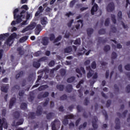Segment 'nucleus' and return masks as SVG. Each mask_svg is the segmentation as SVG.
<instances>
[{
	"instance_id": "nucleus-1",
	"label": "nucleus",
	"mask_w": 130,
	"mask_h": 130,
	"mask_svg": "<svg viewBox=\"0 0 130 130\" xmlns=\"http://www.w3.org/2000/svg\"><path fill=\"white\" fill-rule=\"evenodd\" d=\"M28 10H29V7L27 5L15 8L13 11V17H31V14L28 12Z\"/></svg>"
},
{
	"instance_id": "nucleus-2",
	"label": "nucleus",
	"mask_w": 130,
	"mask_h": 130,
	"mask_svg": "<svg viewBox=\"0 0 130 130\" xmlns=\"http://www.w3.org/2000/svg\"><path fill=\"white\" fill-rule=\"evenodd\" d=\"M17 37V34L16 32L13 33L10 37L7 39L5 42L3 48H5V46H11L13 43H14V39Z\"/></svg>"
},
{
	"instance_id": "nucleus-3",
	"label": "nucleus",
	"mask_w": 130,
	"mask_h": 130,
	"mask_svg": "<svg viewBox=\"0 0 130 130\" xmlns=\"http://www.w3.org/2000/svg\"><path fill=\"white\" fill-rule=\"evenodd\" d=\"M36 25H37V23L35 22H30L29 25L22 30L21 33H25V32H27V31H29V30H33V29L36 27Z\"/></svg>"
},
{
	"instance_id": "nucleus-4",
	"label": "nucleus",
	"mask_w": 130,
	"mask_h": 130,
	"mask_svg": "<svg viewBox=\"0 0 130 130\" xmlns=\"http://www.w3.org/2000/svg\"><path fill=\"white\" fill-rule=\"evenodd\" d=\"M3 127L5 129L8 128V123L5 118H2V120L0 119V130H3Z\"/></svg>"
},
{
	"instance_id": "nucleus-5",
	"label": "nucleus",
	"mask_w": 130,
	"mask_h": 130,
	"mask_svg": "<svg viewBox=\"0 0 130 130\" xmlns=\"http://www.w3.org/2000/svg\"><path fill=\"white\" fill-rule=\"evenodd\" d=\"M81 71L84 75L86 74V71L85 70V69L83 67H81L80 69L77 68L76 69V73H77V74L79 75H77V78H82L83 74H82V73H81Z\"/></svg>"
},
{
	"instance_id": "nucleus-6",
	"label": "nucleus",
	"mask_w": 130,
	"mask_h": 130,
	"mask_svg": "<svg viewBox=\"0 0 130 130\" xmlns=\"http://www.w3.org/2000/svg\"><path fill=\"white\" fill-rule=\"evenodd\" d=\"M114 9H115V6L113 2L109 3L107 7V11L109 12H113Z\"/></svg>"
},
{
	"instance_id": "nucleus-7",
	"label": "nucleus",
	"mask_w": 130,
	"mask_h": 130,
	"mask_svg": "<svg viewBox=\"0 0 130 130\" xmlns=\"http://www.w3.org/2000/svg\"><path fill=\"white\" fill-rule=\"evenodd\" d=\"M86 69V71H88V72L87 75V78L90 79V78H91V77H92V76L94 75V71H93L91 69V67L90 66L87 67Z\"/></svg>"
},
{
	"instance_id": "nucleus-8",
	"label": "nucleus",
	"mask_w": 130,
	"mask_h": 130,
	"mask_svg": "<svg viewBox=\"0 0 130 130\" xmlns=\"http://www.w3.org/2000/svg\"><path fill=\"white\" fill-rule=\"evenodd\" d=\"M98 121V118H97V116H94L93 120L92 121V127L94 129H97L98 128V125L97 124Z\"/></svg>"
},
{
	"instance_id": "nucleus-9",
	"label": "nucleus",
	"mask_w": 130,
	"mask_h": 130,
	"mask_svg": "<svg viewBox=\"0 0 130 130\" xmlns=\"http://www.w3.org/2000/svg\"><path fill=\"white\" fill-rule=\"evenodd\" d=\"M36 27L35 33L36 35H39V34H40V32H41V30H42V26H41V24H39L36 25Z\"/></svg>"
},
{
	"instance_id": "nucleus-10",
	"label": "nucleus",
	"mask_w": 130,
	"mask_h": 130,
	"mask_svg": "<svg viewBox=\"0 0 130 130\" xmlns=\"http://www.w3.org/2000/svg\"><path fill=\"white\" fill-rule=\"evenodd\" d=\"M41 43L44 46H47L48 43H49V39L47 37H43L42 39Z\"/></svg>"
},
{
	"instance_id": "nucleus-11",
	"label": "nucleus",
	"mask_w": 130,
	"mask_h": 130,
	"mask_svg": "<svg viewBox=\"0 0 130 130\" xmlns=\"http://www.w3.org/2000/svg\"><path fill=\"white\" fill-rule=\"evenodd\" d=\"M98 5H97L96 3H94L90 11L91 15H94L95 13L98 11Z\"/></svg>"
},
{
	"instance_id": "nucleus-12",
	"label": "nucleus",
	"mask_w": 130,
	"mask_h": 130,
	"mask_svg": "<svg viewBox=\"0 0 130 130\" xmlns=\"http://www.w3.org/2000/svg\"><path fill=\"white\" fill-rule=\"evenodd\" d=\"M48 96H49V92H45L43 95H42L41 93L38 94V99H42V98H46V97H48Z\"/></svg>"
},
{
	"instance_id": "nucleus-13",
	"label": "nucleus",
	"mask_w": 130,
	"mask_h": 130,
	"mask_svg": "<svg viewBox=\"0 0 130 130\" xmlns=\"http://www.w3.org/2000/svg\"><path fill=\"white\" fill-rule=\"evenodd\" d=\"M115 122L116 124V125L115 126V129H119L120 128V121L119 120V118H116Z\"/></svg>"
},
{
	"instance_id": "nucleus-14",
	"label": "nucleus",
	"mask_w": 130,
	"mask_h": 130,
	"mask_svg": "<svg viewBox=\"0 0 130 130\" xmlns=\"http://www.w3.org/2000/svg\"><path fill=\"white\" fill-rule=\"evenodd\" d=\"M43 110V109L42 108V107H41V106H39L37 107V111H36V114L37 116H40V115L42 114Z\"/></svg>"
},
{
	"instance_id": "nucleus-15",
	"label": "nucleus",
	"mask_w": 130,
	"mask_h": 130,
	"mask_svg": "<svg viewBox=\"0 0 130 130\" xmlns=\"http://www.w3.org/2000/svg\"><path fill=\"white\" fill-rule=\"evenodd\" d=\"M16 101H17V99L16 98H12L11 99L9 104L10 109H12L13 106H14V104L16 103Z\"/></svg>"
},
{
	"instance_id": "nucleus-16",
	"label": "nucleus",
	"mask_w": 130,
	"mask_h": 130,
	"mask_svg": "<svg viewBox=\"0 0 130 130\" xmlns=\"http://www.w3.org/2000/svg\"><path fill=\"white\" fill-rule=\"evenodd\" d=\"M66 91L68 93H71L73 91V85L71 84H68L66 87Z\"/></svg>"
},
{
	"instance_id": "nucleus-17",
	"label": "nucleus",
	"mask_w": 130,
	"mask_h": 130,
	"mask_svg": "<svg viewBox=\"0 0 130 130\" xmlns=\"http://www.w3.org/2000/svg\"><path fill=\"white\" fill-rule=\"evenodd\" d=\"M128 111L127 110H125L122 113V115L120 114V113L118 112L117 113V116L119 117H123V118H125V116H126V114L127 113Z\"/></svg>"
},
{
	"instance_id": "nucleus-18",
	"label": "nucleus",
	"mask_w": 130,
	"mask_h": 130,
	"mask_svg": "<svg viewBox=\"0 0 130 130\" xmlns=\"http://www.w3.org/2000/svg\"><path fill=\"white\" fill-rule=\"evenodd\" d=\"M9 36H10V34L9 33H6L3 35L1 34L0 35V40H5L7 39Z\"/></svg>"
},
{
	"instance_id": "nucleus-19",
	"label": "nucleus",
	"mask_w": 130,
	"mask_h": 130,
	"mask_svg": "<svg viewBox=\"0 0 130 130\" xmlns=\"http://www.w3.org/2000/svg\"><path fill=\"white\" fill-rule=\"evenodd\" d=\"M77 22L78 23L75 26V28L78 30L80 26H81V28L84 26V23H83V20H79Z\"/></svg>"
},
{
	"instance_id": "nucleus-20",
	"label": "nucleus",
	"mask_w": 130,
	"mask_h": 130,
	"mask_svg": "<svg viewBox=\"0 0 130 130\" xmlns=\"http://www.w3.org/2000/svg\"><path fill=\"white\" fill-rule=\"evenodd\" d=\"M86 32L87 33L88 37H91V36L93 34V32H94V29L91 28H88L87 29Z\"/></svg>"
},
{
	"instance_id": "nucleus-21",
	"label": "nucleus",
	"mask_w": 130,
	"mask_h": 130,
	"mask_svg": "<svg viewBox=\"0 0 130 130\" xmlns=\"http://www.w3.org/2000/svg\"><path fill=\"white\" fill-rule=\"evenodd\" d=\"M28 119H35L36 118V115L34 112H30L28 114Z\"/></svg>"
},
{
	"instance_id": "nucleus-22",
	"label": "nucleus",
	"mask_w": 130,
	"mask_h": 130,
	"mask_svg": "<svg viewBox=\"0 0 130 130\" xmlns=\"http://www.w3.org/2000/svg\"><path fill=\"white\" fill-rule=\"evenodd\" d=\"M53 116H54V113L50 112L47 114L46 118L48 119V120H49L50 119H52V118H53Z\"/></svg>"
},
{
	"instance_id": "nucleus-23",
	"label": "nucleus",
	"mask_w": 130,
	"mask_h": 130,
	"mask_svg": "<svg viewBox=\"0 0 130 130\" xmlns=\"http://www.w3.org/2000/svg\"><path fill=\"white\" fill-rule=\"evenodd\" d=\"M17 51H18L19 55H24L25 54V51L21 47L17 48Z\"/></svg>"
},
{
	"instance_id": "nucleus-24",
	"label": "nucleus",
	"mask_w": 130,
	"mask_h": 130,
	"mask_svg": "<svg viewBox=\"0 0 130 130\" xmlns=\"http://www.w3.org/2000/svg\"><path fill=\"white\" fill-rule=\"evenodd\" d=\"M73 51V48L71 46H69L64 49V53H70V52H72Z\"/></svg>"
},
{
	"instance_id": "nucleus-25",
	"label": "nucleus",
	"mask_w": 130,
	"mask_h": 130,
	"mask_svg": "<svg viewBox=\"0 0 130 130\" xmlns=\"http://www.w3.org/2000/svg\"><path fill=\"white\" fill-rule=\"evenodd\" d=\"M47 22V17H42L41 18V23L42 25H46Z\"/></svg>"
},
{
	"instance_id": "nucleus-26",
	"label": "nucleus",
	"mask_w": 130,
	"mask_h": 130,
	"mask_svg": "<svg viewBox=\"0 0 130 130\" xmlns=\"http://www.w3.org/2000/svg\"><path fill=\"white\" fill-rule=\"evenodd\" d=\"M48 87H49L48 85L46 84L44 85H41V86L38 87V90L39 91H43V90H45V89H47Z\"/></svg>"
},
{
	"instance_id": "nucleus-27",
	"label": "nucleus",
	"mask_w": 130,
	"mask_h": 130,
	"mask_svg": "<svg viewBox=\"0 0 130 130\" xmlns=\"http://www.w3.org/2000/svg\"><path fill=\"white\" fill-rule=\"evenodd\" d=\"M56 88L59 91H63L64 89V85L62 84H57L56 85Z\"/></svg>"
},
{
	"instance_id": "nucleus-28",
	"label": "nucleus",
	"mask_w": 130,
	"mask_h": 130,
	"mask_svg": "<svg viewBox=\"0 0 130 130\" xmlns=\"http://www.w3.org/2000/svg\"><path fill=\"white\" fill-rule=\"evenodd\" d=\"M117 30L116 29V27L115 26H112L111 28V30L109 32L110 36H111V32L112 33H116Z\"/></svg>"
},
{
	"instance_id": "nucleus-29",
	"label": "nucleus",
	"mask_w": 130,
	"mask_h": 130,
	"mask_svg": "<svg viewBox=\"0 0 130 130\" xmlns=\"http://www.w3.org/2000/svg\"><path fill=\"white\" fill-rule=\"evenodd\" d=\"M56 122H57V120H55L52 122V130H56V127L55 126Z\"/></svg>"
},
{
	"instance_id": "nucleus-30",
	"label": "nucleus",
	"mask_w": 130,
	"mask_h": 130,
	"mask_svg": "<svg viewBox=\"0 0 130 130\" xmlns=\"http://www.w3.org/2000/svg\"><path fill=\"white\" fill-rule=\"evenodd\" d=\"M27 104H26V103H22L20 105V108L23 110H26V109H27Z\"/></svg>"
},
{
	"instance_id": "nucleus-31",
	"label": "nucleus",
	"mask_w": 130,
	"mask_h": 130,
	"mask_svg": "<svg viewBox=\"0 0 130 130\" xmlns=\"http://www.w3.org/2000/svg\"><path fill=\"white\" fill-rule=\"evenodd\" d=\"M14 20H16V22L17 24L21 23L22 22V17H14Z\"/></svg>"
},
{
	"instance_id": "nucleus-32",
	"label": "nucleus",
	"mask_w": 130,
	"mask_h": 130,
	"mask_svg": "<svg viewBox=\"0 0 130 130\" xmlns=\"http://www.w3.org/2000/svg\"><path fill=\"white\" fill-rule=\"evenodd\" d=\"M49 40L50 41H54L55 40V35L54 34H50L49 35Z\"/></svg>"
},
{
	"instance_id": "nucleus-33",
	"label": "nucleus",
	"mask_w": 130,
	"mask_h": 130,
	"mask_svg": "<svg viewBox=\"0 0 130 130\" xmlns=\"http://www.w3.org/2000/svg\"><path fill=\"white\" fill-rule=\"evenodd\" d=\"M59 72L61 75V77H64V76H66V74L67 73L66 70L61 69L59 70Z\"/></svg>"
},
{
	"instance_id": "nucleus-34",
	"label": "nucleus",
	"mask_w": 130,
	"mask_h": 130,
	"mask_svg": "<svg viewBox=\"0 0 130 130\" xmlns=\"http://www.w3.org/2000/svg\"><path fill=\"white\" fill-rule=\"evenodd\" d=\"M75 116L73 114H69L64 116V118H66V119H73Z\"/></svg>"
},
{
	"instance_id": "nucleus-35",
	"label": "nucleus",
	"mask_w": 130,
	"mask_h": 130,
	"mask_svg": "<svg viewBox=\"0 0 130 130\" xmlns=\"http://www.w3.org/2000/svg\"><path fill=\"white\" fill-rule=\"evenodd\" d=\"M32 66L34 68L38 69L39 68H40L41 64L39 62H34Z\"/></svg>"
},
{
	"instance_id": "nucleus-36",
	"label": "nucleus",
	"mask_w": 130,
	"mask_h": 130,
	"mask_svg": "<svg viewBox=\"0 0 130 130\" xmlns=\"http://www.w3.org/2000/svg\"><path fill=\"white\" fill-rule=\"evenodd\" d=\"M48 103H49V99H46L45 102H42L41 104L43 105L44 107H45L47 105H48Z\"/></svg>"
},
{
	"instance_id": "nucleus-37",
	"label": "nucleus",
	"mask_w": 130,
	"mask_h": 130,
	"mask_svg": "<svg viewBox=\"0 0 130 130\" xmlns=\"http://www.w3.org/2000/svg\"><path fill=\"white\" fill-rule=\"evenodd\" d=\"M99 42L100 43H106L107 42V39H103V38H99Z\"/></svg>"
},
{
	"instance_id": "nucleus-38",
	"label": "nucleus",
	"mask_w": 130,
	"mask_h": 130,
	"mask_svg": "<svg viewBox=\"0 0 130 130\" xmlns=\"http://www.w3.org/2000/svg\"><path fill=\"white\" fill-rule=\"evenodd\" d=\"M23 75H24V72H23V71H21L16 75V79H19V78H21V77H23Z\"/></svg>"
},
{
	"instance_id": "nucleus-39",
	"label": "nucleus",
	"mask_w": 130,
	"mask_h": 130,
	"mask_svg": "<svg viewBox=\"0 0 130 130\" xmlns=\"http://www.w3.org/2000/svg\"><path fill=\"white\" fill-rule=\"evenodd\" d=\"M76 80L75 77H71L67 79L68 83H73Z\"/></svg>"
},
{
	"instance_id": "nucleus-40",
	"label": "nucleus",
	"mask_w": 130,
	"mask_h": 130,
	"mask_svg": "<svg viewBox=\"0 0 130 130\" xmlns=\"http://www.w3.org/2000/svg\"><path fill=\"white\" fill-rule=\"evenodd\" d=\"M1 91H2V92H5V93H7L8 92V86L6 85L2 86L1 87Z\"/></svg>"
},
{
	"instance_id": "nucleus-41",
	"label": "nucleus",
	"mask_w": 130,
	"mask_h": 130,
	"mask_svg": "<svg viewBox=\"0 0 130 130\" xmlns=\"http://www.w3.org/2000/svg\"><path fill=\"white\" fill-rule=\"evenodd\" d=\"M87 126V122H84L83 124H81L79 127V129L81 130L82 128H85Z\"/></svg>"
},
{
	"instance_id": "nucleus-42",
	"label": "nucleus",
	"mask_w": 130,
	"mask_h": 130,
	"mask_svg": "<svg viewBox=\"0 0 130 130\" xmlns=\"http://www.w3.org/2000/svg\"><path fill=\"white\" fill-rule=\"evenodd\" d=\"M27 39H28V37L24 36L19 39V42L20 43L25 42V41H26V40H27Z\"/></svg>"
},
{
	"instance_id": "nucleus-43",
	"label": "nucleus",
	"mask_w": 130,
	"mask_h": 130,
	"mask_svg": "<svg viewBox=\"0 0 130 130\" xmlns=\"http://www.w3.org/2000/svg\"><path fill=\"white\" fill-rule=\"evenodd\" d=\"M102 113L105 117V120H107L108 119V115L107 114V112H106V111L105 110H103L102 111Z\"/></svg>"
},
{
	"instance_id": "nucleus-44",
	"label": "nucleus",
	"mask_w": 130,
	"mask_h": 130,
	"mask_svg": "<svg viewBox=\"0 0 130 130\" xmlns=\"http://www.w3.org/2000/svg\"><path fill=\"white\" fill-rule=\"evenodd\" d=\"M43 72H44L45 74H49V69L46 68L44 69L43 71L41 70L40 71H38V74L40 73H43Z\"/></svg>"
},
{
	"instance_id": "nucleus-45",
	"label": "nucleus",
	"mask_w": 130,
	"mask_h": 130,
	"mask_svg": "<svg viewBox=\"0 0 130 130\" xmlns=\"http://www.w3.org/2000/svg\"><path fill=\"white\" fill-rule=\"evenodd\" d=\"M104 50L105 52H108V51H109L110 50V46L109 45H107L104 47Z\"/></svg>"
},
{
	"instance_id": "nucleus-46",
	"label": "nucleus",
	"mask_w": 130,
	"mask_h": 130,
	"mask_svg": "<svg viewBox=\"0 0 130 130\" xmlns=\"http://www.w3.org/2000/svg\"><path fill=\"white\" fill-rule=\"evenodd\" d=\"M106 33V31L105 30V29L103 28L99 30V34H100L101 35H103Z\"/></svg>"
},
{
	"instance_id": "nucleus-47",
	"label": "nucleus",
	"mask_w": 130,
	"mask_h": 130,
	"mask_svg": "<svg viewBox=\"0 0 130 130\" xmlns=\"http://www.w3.org/2000/svg\"><path fill=\"white\" fill-rule=\"evenodd\" d=\"M74 44H75V45H80V44H81V39H77Z\"/></svg>"
},
{
	"instance_id": "nucleus-48",
	"label": "nucleus",
	"mask_w": 130,
	"mask_h": 130,
	"mask_svg": "<svg viewBox=\"0 0 130 130\" xmlns=\"http://www.w3.org/2000/svg\"><path fill=\"white\" fill-rule=\"evenodd\" d=\"M54 64H55V61H54L53 60H52L49 62L48 66L50 68H52V67L54 66Z\"/></svg>"
},
{
	"instance_id": "nucleus-49",
	"label": "nucleus",
	"mask_w": 130,
	"mask_h": 130,
	"mask_svg": "<svg viewBox=\"0 0 130 130\" xmlns=\"http://www.w3.org/2000/svg\"><path fill=\"white\" fill-rule=\"evenodd\" d=\"M67 99H68V95L66 94H63L60 97V100L61 101L67 100Z\"/></svg>"
},
{
	"instance_id": "nucleus-50",
	"label": "nucleus",
	"mask_w": 130,
	"mask_h": 130,
	"mask_svg": "<svg viewBox=\"0 0 130 130\" xmlns=\"http://www.w3.org/2000/svg\"><path fill=\"white\" fill-rule=\"evenodd\" d=\"M14 117L15 118H19L20 117V112L18 111H16L14 113Z\"/></svg>"
},
{
	"instance_id": "nucleus-51",
	"label": "nucleus",
	"mask_w": 130,
	"mask_h": 130,
	"mask_svg": "<svg viewBox=\"0 0 130 130\" xmlns=\"http://www.w3.org/2000/svg\"><path fill=\"white\" fill-rule=\"evenodd\" d=\"M61 36H58L56 39L54 40V43H56V42H58L61 40Z\"/></svg>"
},
{
	"instance_id": "nucleus-52",
	"label": "nucleus",
	"mask_w": 130,
	"mask_h": 130,
	"mask_svg": "<svg viewBox=\"0 0 130 130\" xmlns=\"http://www.w3.org/2000/svg\"><path fill=\"white\" fill-rule=\"evenodd\" d=\"M23 123H24V119L22 118L20 120H19L18 122H17L16 124V125H21L23 124Z\"/></svg>"
},
{
	"instance_id": "nucleus-53",
	"label": "nucleus",
	"mask_w": 130,
	"mask_h": 130,
	"mask_svg": "<svg viewBox=\"0 0 130 130\" xmlns=\"http://www.w3.org/2000/svg\"><path fill=\"white\" fill-rule=\"evenodd\" d=\"M109 24H110V21H109V18H107L106 19L105 21V26L106 27H108L109 26Z\"/></svg>"
},
{
	"instance_id": "nucleus-54",
	"label": "nucleus",
	"mask_w": 130,
	"mask_h": 130,
	"mask_svg": "<svg viewBox=\"0 0 130 130\" xmlns=\"http://www.w3.org/2000/svg\"><path fill=\"white\" fill-rule=\"evenodd\" d=\"M82 49H83V50H84L83 52V53L82 52H78L77 53V55H78V56L83 55V54H84L86 52V51H87V50H86V49H85V48H84V47L82 48Z\"/></svg>"
},
{
	"instance_id": "nucleus-55",
	"label": "nucleus",
	"mask_w": 130,
	"mask_h": 130,
	"mask_svg": "<svg viewBox=\"0 0 130 130\" xmlns=\"http://www.w3.org/2000/svg\"><path fill=\"white\" fill-rule=\"evenodd\" d=\"M116 57H117V54H116V53L115 52H113L112 53V57H111L112 59H115Z\"/></svg>"
},
{
	"instance_id": "nucleus-56",
	"label": "nucleus",
	"mask_w": 130,
	"mask_h": 130,
	"mask_svg": "<svg viewBox=\"0 0 130 130\" xmlns=\"http://www.w3.org/2000/svg\"><path fill=\"white\" fill-rule=\"evenodd\" d=\"M45 60H47V57H42L38 60V62H41V61H45Z\"/></svg>"
},
{
	"instance_id": "nucleus-57",
	"label": "nucleus",
	"mask_w": 130,
	"mask_h": 130,
	"mask_svg": "<svg viewBox=\"0 0 130 130\" xmlns=\"http://www.w3.org/2000/svg\"><path fill=\"white\" fill-rule=\"evenodd\" d=\"M34 77V75L33 74H31L28 76V82H31L32 80H33V78Z\"/></svg>"
},
{
	"instance_id": "nucleus-58",
	"label": "nucleus",
	"mask_w": 130,
	"mask_h": 130,
	"mask_svg": "<svg viewBox=\"0 0 130 130\" xmlns=\"http://www.w3.org/2000/svg\"><path fill=\"white\" fill-rule=\"evenodd\" d=\"M41 55V51H38L37 52H35L34 54V56H40Z\"/></svg>"
},
{
	"instance_id": "nucleus-59",
	"label": "nucleus",
	"mask_w": 130,
	"mask_h": 130,
	"mask_svg": "<svg viewBox=\"0 0 130 130\" xmlns=\"http://www.w3.org/2000/svg\"><path fill=\"white\" fill-rule=\"evenodd\" d=\"M29 18H30V17H26V20L23 21L21 23V25H27L28 23H27V21H28V20H29Z\"/></svg>"
},
{
	"instance_id": "nucleus-60",
	"label": "nucleus",
	"mask_w": 130,
	"mask_h": 130,
	"mask_svg": "<svg viewBox=\"0 0 130 130\" xmlns=\"http://www.w3.org/2000/svg\"><path fill=\"white\" fill-rule=\"evenodd\" d=\"M77 112H81L82 110H83V107H81L80 105H78L77 106Z\"/></svg>"
},
{
	"instance_id": "nucleus-61",
	"label": "nucleus",
	"mask_w": 130,
	"mask_h": 130,
	"mask_svg": "<svg viewBox=\"0 0 130 130\" xmlns=\"http://www.w3.org/2000/svg\"><path fill=\"white\" fill-rule=\"evenodd\" d=\"M91 67L92 69H93V70H95V69H96V62L95 61H93L91 63Z\"/></svg>"
},
{
	"instance_id": "nucleus-62",
	"label": "nucleus",
	"mask_w": 130,
	"mask_h": 130,
	"mask_svg": "<svg viewBox=\"0 0 130 130\" xmlns=\"http://www.w3.org/2000/svg\"><path fill=\"white\" fill-rule=\"evenodd\" d=\"M74 23V19H72L68 23L67 25L69 28L72 27V25Z\"/></svg>"
},
{
	"instance_id": "nucleus-63",
	"label": "nucleus",
	"mask_w": 130,
	"mask_h": 130,
	"mask_svg": "<svg viewBox=\"0 0 130 130\" xmlns=\"http://www.w3.org/2000/svg\"><path fill=\"white\" fill-rule=\"evenodd\" d=\"M68 119L64 118V119L63 120V124H64V125H67L69 124V120Z\"/></svg>"
},
{
	"instance_id": "nucleus-64",
	"label": "nucleus",
	"mask_w": 130,
	"mask_h": 130,
	"mask_svg": "<svg viewBox=\"0 0 130 130\" xmlns=\"http://www.w3.org/2000/svg\"><path fill=\"white\" fill-rule=\"evenodd\" d=\"M126 91L127 93H129L130 92V84H128L126 87Z\"/></svg>"
}]
</instances>
